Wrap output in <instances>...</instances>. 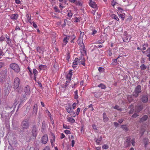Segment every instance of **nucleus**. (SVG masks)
<instances>
[{
  "instance_id": "nucleus-17",
  "label": "nucleus",
  "mask_w": 150,
  "mask_h": 150,
  "mask_svg": "<svg viewBox=\"0 0 150 150\" xmlns=\"http://www.w3.org/2000/svg\"><path fill=\"white\" fill-rule=\"evenodd\" d=\"M89 5L91 7L94 8H95L97 7L95 2H93L92 0H90Z\"/></svg>"
},
{
  "instance_id": "nucleus-44",
  "label": "nucleus",
  "mask_w": 150,
  "mask_h": 150,
  "mask_svg": "<svg viewBox=\"0 0 150 150\" xmlns=\"http://www.w3.org/2000/svg\"><path fill=\"white\" fill-rule=\"evenodd\" d=\"M148 139L146 138H144L143 139V141L144 142V144L145 145L147 144V143L148 142Z\"/></svg>"
},
{
  "instance_id": "nucleus-16",
  "label": "nucleus",
  "mask_w": 150,
  "mask_h": 150,
  "mask_svg": "<svg viewBox=\"0 0 150 150\" xmlns=\"http://www.w3.org/2000/svg\"><path fill=\"white\" fill-rule=\"evenodd\" d=\"M72 70H70L69 73L66 76V78L70 81L71 79V76L72 75Z\"/></svg>"
},
{
  "instance_id": "nucleus-45",
  "label": "nucleus",
  "mask_w": 150,
  "mask_h": 150,
  "mask_svg": "<svg viewBox=\"0 0 150 150\" xmlns=\"http://www.w3.org/2000/svg\"><path fill=\"white\" fill-rule=\"evenodd\" d=\"M99 71L101 72H102L104 71V69L102 67H100L98 69Z\"/></svg>"
},
{
  "instance_id": "nucleus-14",
  "label": "nucleus",
  "mask_w": 150,
  "mask_h": 150,
  "mask_svg": "<svg viewBox=\"0 0 150 150\" xmlns=\"http://www.w3.org/2000/svg\"><path fill=\"white\" fill-rule=\"evenodd\" d=\"M143 109L142 105H139L137 106L135 108L136 111L137 112H139L141 111Z\"/></svg>"
},
{
  "instance_id": "nucleus-27",
  "label": "nucleus",
  "mask_w": 150,
  "mask_h": 150,
  "mask_svg": "<svg viewBox=\"0 0 150 150\" xmlns=\"http://www.w3.org/2000/svg\"><path fill=\"white\" fill-rule=\"evenodd\" d=\"M130 40V38L129 39V38H120L119 40H120V42L122 40L124 42H128Z\"/></svg>"
},
{
  "instance_id": "nucleus-20",
  "label": "nucleus",
  "mask_w": 150,
  "mask_h": 150,
  "mask_svg": "<svg viewBox=\"0 0 150 150\" xmlns=\"http://www.w3.org/2000/svg\"><path fill=\"white\" fill-rule=\"evenodd\" d=\"M102 139V136H100L99 138L98 139H95V140L97 144H99V143L101 140Z\"/></svg>"
},
{
  "instance_id": "nucleus-41",
  "label": "nucleus",
  "mask_w": 150,
  "mask_h": 150,
  "mask_svg": "<svg viewBox=\"0 0 150 150\" xmlns=\"http://www.w3.org/2000/svg\"><path fill=\"white\" fill-rule=\"evenodd\" d=\"M45 112L47 114V115L49 116L51 118V114L50 112L47 109H46L45 110Z\"/></svg>"
},
{
  "instance_id": "nucleus-26",
  "label": "nucleus",
  "mask_w": 150,
  "mask_h": 150,
  "mask_svg": "<svg viewBox=\"0 0 150 150\" xmlns=\"http://www.w3.org/2000/svg\"><path fill=\"white\" fill-rule=\"evenodd\" d=\"M6 79L5 76H4L1 75L0 77V82L1 83L4 82Z\"/></svg>"
},
{
  "instance_id": "nucleus-63",
  "label": "nucleus",
  "mask_w": 150,
  "mask_h": 150,
  "mask_svg": "<svg viewBox=\"0 0 150 150\" xmlns=\"http://www.w3.org/2000/svg\"><path fill=\"white\" fill-rule=\"evenodd\" d=\"M4 65V63L2 62H0V68L2 67Z\"/></svg>"
},
{
  "instance_id": "nucleus-52",
  "label": "nucleus",
  "mask_w": 150,
  "mask_h": 150,
  "mask_svg": "<svg viewBox=\"0 0 150 150\" xmlns=\"http://www.w3.org/2000/svg\"><path fill=\"white\" fill-rule=\"evenodd\" d=\"M63 127L64 129H69V127L67 126V125L65 124L63 125Z\"/></svg>"
},
{
  "instance_id": "nucleus-6",
  "label": "nucleus",
  "mask_w": 150,
  "mask_h": 150,
  "mask_svg": "<svg viewBox=\"0 0 150 150\" xmlns=\"http://www.w3.org/2000/svg\"><path fill=\"white\" fill-rule=\"evenodd\" d=\"M11 83H9L6 85L5 87L4 88V91L6 93V94H8L11 88Z\"/></svg>"
},
{
  "instance_id": "nucleus-13",
  "label": "nucleus",
  "mask_w": 150,
  "mask_h": 150,
  "mask_svg": "<svg viewBox=\"0 0 150 150\" xmlns=\"http://www.w3.org/2000/svg\"><path fill=\"white\" fill-rule=\"evenodd\" d=\"M78 59L77 58H76L74 60L72 64V67L74 69L76 67V66L78 63Z\"/></svg>"
},
{
  "instance_id": "nucleus-34",
  "label": "nucleus",
  "mask_w": 150,
  "mask_h": 150,
  "mask_svg": "<svg viewBox=\"0 0 150 150\" xmlns=\"http://www.w3.org/2000/svg\"><path fill=\"white\" fill-rule=\"evenodd\" d=\"M69 38H64L63 40V41L64 42V43L63 44V45H65L68 42V40H69Z\"/></svg>"
},
{
  "instance_id": "nucleus-23",
  "label": "nucleus",
  "mask_w": 150,
  "mask_h": 150,
  "mask_svg": "<svg viewBox=\"0 0 150 150\" xmlns=\"http://www.w3.org/2000/svg\"><path fill=\"white\" fill-rule=\"evenodd\" d=\"M38 72L37 70L35 69H33V74L34 75V78L35 80H36V76L38 75Z\"/></svg>"
},
{
  "instance_id": "nucleus-10",
  "label": "nucleus",
  "mask_w": 150,
  "mask_h": 150,
  "mask_svg": "<svg viewBox=\"0 0 150 150\" xmlns=\"http://www.w3.org/2000/svg\"><path fill=\"white\" fill-rule=\"evenodd\" d=\"M21 126L23 129H28L29 127L28 122L26 121H23L21 124Z\"/></svg>"
},
{
  "instance_id": "nucleus-29",
  "label": "nucleus",
  "mask_w": 150,
  "mask_h": 150,
  "mask_svg": "<svg viewBox=\"0 0 150 150\" xmlns=\"http://www.w3.org/2000/svg\"><path fill=\"white\" fill-rule=\"evenodd\" d=\"M46 68V65H43L42 64L40 65L39 66V68L40 70L45 69Z\"/></svg>"
},
{
  "instance_id": "nucleus-9",
  "label": "nucleus",
  "mask_w": 150,
  "mask_h": 150,
  "mask_svg": "<svg viewBox=\"0 0 150 150\" xmlns=\"http://www.w3.org/2000/svg\"><path fill=\"white\" fill-rule=\"evenodd\" d=\"M48 140V137L47 134L44 135L41 138L42 142L44 144H45L47 143Z\"/></svg>"
},
{
  "instance_id": "nucleus-39",
  "label": "nucleus",
  "mask_w": 150,
  "mask_h": 150,
  "mask_svg": "<svg viewBox=\"0 0 150 150\" xmlns=\"http://www.w3.org/2000/svg\"><path fill=\"white\" fill-rule=\"evenodd\" d=\"M75 93V99H77L78 98V91L77 90L76 91L74 92Z\"/></svg>"
},
{
  "instance_id": "nucleus-18",
  "label": "nucleus",
  "mask_w": 150,
  "mask_h": 150,
  "mask_svg": "<svg viewBox=\"0 0 150 150\" xmlns=\"http://www.w3.org/2000/svg\"><path fill=\"white\" fill-rule=\"evenodd\" d=\"M18 16V15L17 14H12L10 16V18L13 20H16Z\"/></svg>"
},
{
  "instance_id": "nucleus-4",
  "label": "nucleus",
  "mask_w": 150,
  "mask_h": 150,
  "mask_svg": "<svg viewBox=\"0 0 150 150\" xmlns=\"http://www.w3.org/2000/svg\"><path fill=\"white\" fill-rule=\"evenodd\" d=\"M20 79L18 77H16L14 79L13 83V88H16L19 87L20 85Z\"/></svg>"
},
{
  "instance_id": "nucleus-51",
  "label": "nucleus",
  "mask_w": 150,
  "mask_h": 150,
  "mask_svg": "<svg viewBox=\"0 0 150 150\" xmlns=\"http://www.w3.org/2000/svg\"><path fill=\"white\" fill-rule=\"evenodd\" d=\"M27 16L28 20V22H29V21H31V16L29 15H27Z\"/></svg>"
},
{
  "instance_id": "nucleus-54",
  "label": "nucleus",
  "mask_w": 150,
  "mask_h": 150,
  "mask_svg": "<svg viewBox=\"0 0 150 150\" xmlns=\"http://www.w3.org/2000/svg\"><path fill=\"white\" fill-rule=\"evenodd\" d=\"M80 110V109L78 108L76 110V114L77 115H78L79 114V112Z\"/></svg>"
},
{
  "instance_id": "nucleus-15",
  "label": "nucleus",
  "mask_w": 150,
  "mask_h": 150,
  "mask_svg": "<svg viewBox=\"0 0 150 150\" xmlns=\"http://www.w3.org/2000/svg\"><path fill=\"white\" fill-rule=\"evenodd\" d=\"M38 110V105L36 104L34 105L33 109V114L35 115H36Z\"/></svg>"
},
{
  "instance_id": "nucleus-24",
  "label": "nucleus",
  "mask_w": 150,
  "mask_h": 150,
  "mask_svg": "<svg viewBox=\"0 0 150 150\" xmlns=\"http://www.w3.org/2000/svg\"><path fill=\"white\" fill-rule=\"evenodd\" d=\"M148 118V116L146 115H144L142 118L140 119V121L143 122L146 121Z\"/></svg>"
},
{
  "instance_id": "nucleus-48",
  "label": "nucleus",
  "mask_w": 150,
  "mask_h": 150,
  "mask_svg": "<svg viewBox=\"0 0 150 150\" xmlns=\"http://www.w3.org/2000/svg\"><path fill=\"white\" fill-rule=\"evenodd\" d=\"M140 68L142 70H144L146 69V67L144 64H142L140 66Z\"/></svg>"
},
{
  "instance_id": "nucleus-25",
  "label": "nucleus",
  "mask_w": 150,
  "mask_h": 150,
  "mask_svg": "<svg viewBox=\"0 0 150 150\" xmlns=\"http://www.w3.org/2000/svg\"><path fill=\"white\" fill-rule=\"evenodd\" d=\"M37 50L38 52H39L40 54H42L44 51L40 48L39 47H36Z\"/></svg>"
},
{
  "instance_id": "nucleus-64",
  "label": "nucleus",
  "mask_w": 150,
  "mask_h": 150,
  "mask_svg": "<svg viewBox=\"0 0 150 150\" xmlns=\"http://www.w3.org/2000/svg\"><path fill=\"white\" fill-rule=\"evenodd\" d=\"M44 150H50V149L49 146H47L45 147Z\"/></svg>"
},
{
  "instance_id": "nucleus-32",
  "label": "nucleus",
  "mask_w": 150,
  "mask_h": 150,
  "mask_svg": "<svg viewBox=\"0 0 150 150\" xmlns=\"http://www.w3.org/2000/svg\"><path fill=\"white\" fill-rule=\"evenodd\" d=\"M17 92L20 93L21 91V88L20 87H18V88H13Z\"/></svg>"
},
{
  "instance_id": "nucleus-61",
  "label": "nucleus",
  "mask_w": 150,
  "mask_h": 150,
  "mask_svg": "<svg viewBox=\"0 0 150 150\" xmlns=\"http://www.w3.org/2000/svg\"><path fill=\"white\" fill-rule=\"evenodd\" d=\"M75 143V141L74 140H72L71 141V146L72 147H73L74 146Z\"/></svg>"
},
{
  "instance_id": "nucleus-11",
  "label": "nucleus",
  "mask_w": 150,
  "mask_h": 150,
  "mask_svg": "<svg viewBox=\"0 0 150 150\" xmlns=\"http://www.w3.org/2000/svg\"><path fill=\"white\" fill-rule=\"evenodd\" d=\"M78 63L79 65L82 64L85 66V59L83 56H81L80 59H78Z\"/></svg>"
},
{
  "instance_id": "nucleus-30",
  "label": "nucleus",
  "mask_w": 150,
  "mask_h": 150,
  "mask_svg": "<svg viewBox=\"0 0 150 150\" xmlns=\"http://www.w3.org/2000/svg\"><path fill=\"white\" fill-rule=\"evenodd\" d=\"M99 87H100L102 89H104L106 88L105 86L103 83H100L98 86Z\"/></svg>"
},
{
  "instance_id": "nucleus-28",
  "label": "nucleus",
  "mask_w": 150,
  "mask_h": 150,
  "mask_svg": "<svg viewBox=\"0 0 150 150\" xmlns=\"http://www.w3.org/2000/svg\"><path fill=\"white\" fill-rule=\"evenodd\" d=\"M66 109L67 112L69 113L73 112V110H72L71 107L70 106L67 107Z\"/></svg>"
},
{
  "instance_id": "nucleus-56",
  "label": "nucleus",
  "mask_w": 150,
  "mask_h": 150,
  "mask_svg": "<svg viewBox=\"0 0 150 150\" xmlns=\"http://www.w3.org/2000/svg\"><path fill=\"white\" fill-rule=\"evenodd\" d=\"M65 137V135L63 133H62L61 134V136L60 137V138L61 139H63Z\"/></svg>"
},
{
  "instance_id": "nucleus-33",
  "label": "nucleus",
  "mask_w": 150,
  "mask_h": 150,
  "mask_svg": "<svg viewBox=\"0 0 150 150\" xmlns=\"http://www.w3.org/2000/svg\"><path fill=\"white\" fill-rule=\"evenodd\" d=\"M45 128V121H43L42 122V129H43V131H44Z\"/></svg>"
},
{
  "instance_id": "nucleus-5",
  "label": "nucleus",
  "mask_w": 150,
  "mask_h": 150,
  "mask_svg": "<svg viewBox=\"0 0 150 150\" xmlns=\"http://www.w3.org/2000/svg\"><path fill=\"white\" fill-rule=\"evenodd\" d=\"M38 129V127L36 126H34L33 127L32 131V135L35 138L36 137L37 135Z\"/></svg>"
},
{
  "instance_id": "nucleus-59",
  "label": "nucleus",
  "mask_w": 150,
  "mask_h": 150,
  "mask_svg": "<svg viewBox=\"0 0 150 150\" xmlns=\"http://www.w3.org/2000/svg\"><path fill=\"white\" fill-rule=\"evenodd\" d=\"M76 20L74 21L75 22H79L80 21V18H76Z\"/></svg>"
},
{
  "instance_id": "nucleus-21",
  "label": "nucleus",
  "mask_w": 150,
  "mask_h": 150,
  "mask_svg": "<svg viewBox=\"0 0 150 150\" xmlns=\"http://www.w3.org/2000/svg\"><path fill=\"white\" fill-rule=\"evenodd\" d=\"M103 120L105 122H107L108 120V118L106 116V114L105 112H104L103 114Z\"/></svg>"
},
{
  "instance_id": "nucleus-53",
  "label": "nucleus",
  "mask_w": 150,
  "mask_h": 150,
  "mask_svg": "<svg viewBox=\"0 0 150 150\" xmlns=\"http://www.w3.org/2000/svg\"><path fill=\"white\" fill-rule=\"evenodd\" d=\"M67 23V20L66 19H64V24L62 25L63 27H64L66 26Z\"/></svg>"
},
{
  "instance_id": "nucleus-62",
  "label": "nucleus",
  "mask_w": 150,
  "mask_h": 150,
  "mask_svg": "<svg viewBox=\"0 0 150 150\" xmlns=\"http://www.w3.org/2000/svg\"><path fill=\"white\" fill-rule=\"evenodd\" d=\"M132 139V141L131 142V143H132V144L133 146H134L135 145V143L134 140L133 139Z\"/></svg>"
},
{
  "instance_id": "nucleus-8",
  "label": "nucleus",
  "mask_w": 150,
  "mask_h": 150,
  "mask_svg": "<svg viewBox=\"0 0 150 150\" xmlns=\"http://www.w3.org/2000/svg\"><path fill=\"white\" fill-rule=\"evenodd\" d=\"M77 42L78 44L82 47L83 50L85 49L84 44L83 43L82 38H78Z\"/></svg>"
},
{
  "instance_id": "nucleus-50",
  "label": "nucleus",
  "mask_w": 150,
  "mask_h": 150,
  "mask_svg": "<svg viewBox=\"0 0 150 150\" xmlns=\"http://www.w3.org/2000/svg\"><path fill=\"white\" fill-rule=\"evenodd\" d=\"M70 82V81H66L64 85V87L66 88L69 85V83Z\"/></svg>"
},
{
  "instance_id": "nucleus-3",
  "label": "nucleus",
  "mask_w": 150,
  "mask_h": 150,
  "mask_svg": "<svg viewBox=\"0 0 150 150\" xmlns=\"http://www.w3.org/2000/svg\"><path fill=\"white\" fill-rule=\"evenodd\" d=\"M142 88L140 85H138L137 86L133 93V95L135 97H137L140 93L141 92Z\"/></svg>"
},
{
  "instance_id": "nucleus-43",
  "label": "nucleus",
  "mask_w": 150,
  "mask_h": 150,
  "mask_svg": "<svg viewBox=\"0 0 150 150\" xmlns=\"http://www.w3.org/2000/svg\"><path fill=\"white\" fill-rule=\"evenodd\" d=\"M54 8L55 10V11L57 12H60L58 8V7L57 6H55L54 7Z\"/></svg>"
},
{
  "instance_id": "nucleus-19",
  "label": "nucleus",
  "mask_w": 150,
  "mask_h": 150,
  "mask_svg": "<svg viewBox=\"0 0 150 150\" xmlns=\"http://www.w3.org/2000/svg\"><path fill=\"white\" fill-rule=\"evenodd\" d=\"M67 121L69 122H70V123H73L74 122H75V120L74 118H73L71 117H67Z\"/></svg>"
},
{
  "instance_id": "nucleus-37",
  "label": "nucleus",
  "mask_w": 150,
  "mask_h": 150,
  "mask_svg": "<svg viewBox=\"0 0 150 150\" xmlns=\"http://www.w3.org/2000/svg\"><path fill=\"white\" fill-rule=\"evenodd\" d=\"M114 108L115 109L118 110L120 111L122 110V109L120 108L119 106L118 105H115L114 107Z\"/></svg>"
},
{
  "instance_id": "nucleus-38",
  "label": "nucleus",
  "mask_w": 150,
  "mask_h": 150,
  "mask_svg": "<svg viewBox=\"0 0 150 150\" xmlns=\"http://www.w3.org/2000/svg\"><path fill=\"white\" fill-rule=\"evenodd\" d=\"M102 148L104 149H107L108 148L109 146L107 144H104L103 145Z\"/></svg>"
},
{
  "instance_id": "nucleus-12",
  "label": "nucleus",
  "mask_w": 150,
  "mask_h": 150,
  "mask_svg": "<svg viewBox=\"0 0 150 150\" xmlns=\"http://www.w3.org/2000/svg\"><path fill=\"white\" fill-rule=\"evenodd\" d=\"M142 101L144 103H146L148 101V97L147 95H144L142 96L141 98Z\"/></svg>"
},
{
  "instance_id": "nucleus-58",
  "label": "nucleus",
  "mask_w": 150,
  "mask_h": 150,
  "mask_svg": "<svg viewBox=\"0 0 150 150\" xmlns=\"http://www.w3.org/2000/svg\"><path fill=\"white\" fill-rule=\"evenodd\" d=\"M3 52L1 50H0V59L1 58L3 55Z\"/></svg>"
},
{
  "instance_id": "nucleus-55",
  "label": "nucleus",
  "mask_w": 150,
  "mask_h": 150,
  "mask_svg": "<svg viewBox=\"0 0 150 150\" xmlns=\"http://www.w3.org/2000/svg\"><path fill=\"white\" fill-rule=\"evenodd\" d=\"M88 108H91V110L92 111H93L94 110V109L92 105V104H90L88 106Z\"/></svg>"
},
{
  "instance_id": "nucleus-49",
  "label": "nucleus",
  "mask_w": 150,
  "mask_h": 150,
  "mask_svg": "<svg viewBox=\"0 0 150 150\" xmlns=\"http://www.w3.org/2000/svg\"><path fill=\"white\" fill-rule=\"evenodd\" d=\"M138 116V115L137 113H135L132 115V117L133 118H135Z\"/></svg>"
},
{
  "instance_id": "nucleus-7",
  "label": "nucleus",
  "mask_w": 150,
  "mask_h": 150,
  "mask_svg": "<svg viewBox=\"0 0 150 150\" xmlns=\"http://www.w3.org/2000/svg\"><path fill=\"white\" fill-rule=\"evenodd\" d=\"M132 139L129 137H128L124 142V146L126 147H128L130 146L131 144Z\"/></svg>"
},
{
  "instance_id": "nucleus-35",
  "label": "nucleus",
  "mask_w": 150,
  "mask_h": 150,
  "mask_svg": "<svg viewBox=\"0 0 150 150\" xmlns=\"http://www.w3.org/2000/svg\"><path fill=\"white\" fill-rule=\"evenodd\" d=\"M127 99L129 102H131L133 100L132 98V96L131 95H129L127 96Z\"/></svg>"
},
{
  "instance_id": "nucleus-36",
  "label": "nucleus",
  "mask_w": 150,
  "mask_h": 150,
  "mask_svg": "<svg viewBox=\"0 0 150 150\" xmlns=\"http://www.w3.org/2000/svg\"><path fill=\"white\" fill-rule=\"evenodd\" d=\"M119 16L120 18L121 19L122 21H123L124 20L125 16L123 15L120 14H119Z\"/></svg>"
},
{
  "instance_id": "nucleus-47",
  "label": "nucleus",
  "mask_w": 150,
  "mask_h": 150,
  "mask_svg": "<svg viewBox=\"0 0 150 150\" xmlns=\"http://www.w3.org/2000/svg\"><path fill=\"white\" fill-rule=\"evenodd\" d=\"M51 136L52 138V139H52L53 140V141L55 142V137L53 133H52L51 134Z\"/></svg>"
},
{
  "instance_id": "nucleus-31",
  "label": "nucleus",
  "mask_w": 150,
  "mask_h": 150,
  "mask_svg": "<svg viewBox=\"0 0 150 150\" xmlns=\"http://www.w3.org/2000/svg\"><path fill=\"white\" fill-rule=\"evenodd\" d=\"M67 11L68 12V14L67 15V16L71 18L73 16V14L71 13V11L70 10H67Z\"/></svg>"
},
{
  "instance_id": "nucleus-22",
  "label": "nucleus",
  "mask_w": 150,
  "mask_h": 150,
  "mask_svg": "<svg viewBox=\"0 0 150 150\" xmlns=\"http://www.w3.org/2000/svg\"><path fill=\"white\" fill-rule=\"evenodd\" d=\"M110 16L112 18L114 19L117 21H119V19L118 16L115 14H112Z\"/></svg>"
},
{
  "instance_id": "nucleus-46",
  "label": "nucleus",
  "mask_w": 150,
  "mask_h": 150,
  "mask_svg": "<svg viewBox=\"0 0 150 150\" xmlns=\"http://www.w3.org/2000/svg\"><path fill=\"white\" fill-rule=\"evenodd\" d=\"M86 36V35H84V33L83 32H81L80 35V37L79 38H81V37H84Z\"/></svg>"
},
{
  "instance_id": "nucleus-40",
  "label": "nucleus",
  "mask_w": 150,
  "mask_h": 150,
  "mask_svg": "<svg viewBox=\"0 0 150 150\" xmlns=\"http://www.w3.org/2000/svg\"><path fill=\"white\" fill-rule=\"evenodd\" d=\"M121 128L126 130V131L128 130V128L127 127L126 125H122L121 126Z\"/></svg>"
},
{
  "instance_id": "nucleus-60",
  "label": "nucleus",
  "mask_w": 150,
  "mask_h": 150,
  "mask_svg": "<svg viewBox=\"0 0 150 150\" xmlns=\"http://www.w3.org/2000/svg\"><path fill=\"white\" fill-rule=\"evenodd\" d=\"M54 142H55L53 141V140L52 139H51V143L52 146V147H53L54 146Z\"/></svg>"
},
{
  "instance_id": "nucleus-42",
  "label": "nucleus",
  "mask_w": 150,
  "mask_h": 150,
  "mask_svg": "<svg viewBox=\"0 0 150 150\" xmlns=\"http://www.w3.org/2000/svg\"><path fill=\"white\" fill-rule=\"evenodd\" d=\"M64 132L67 134H70L71 133L70 131L69 130L67 129L65 130Z\"/></svg>"
},
{
  "instance_id": "nucleus-1",
  "label": "nucleus",
  "mask_w": 150,
  "mask_h": 150,
  "mask_svg": "<svg viewBox=\"0 0 150 150\" xmlns=\"http://www.w3.org/2000/svg\"><path fill=\"white\" fill-rule=\"evenodd\" d=\"M25 93L22 94L20 99L21 102H22L26 100V96L29 95L30 93V87L28 85L26 86L24 88Z\"/></svg>"
},
{
  "instance_id": "nucleus-57",
  "label": "nucleus",
  "mask_w": 150,
  "mask_h": 150,
  "mask_svg": "<svg viewBox=\"0 0 150 150\" xmlns=\"http://www.w3.org/2000/svg\"><path fill=\"white\" fill-rule=\"evenodd\" d=\"M77 103H74L72 105V107L74 109L76 108V106Z\"/></svg>"
},
{
  "instance_id": "nucleus-2",
  "label": "nucleus",
  "mask_w": 150,
  "mask_h": 150,
  "mask_svg": "<svg viewBox=\"0 0 150 150\" xmlns=\"http://www.w3.org/2000/svg\"><path fill=\"white\" fill-rule=\"evenodd\" d=\"M9 67L16 73H18L20 70V68L19 65L15 63L11 64L10 65Z\"/></svg>"
}]
</instances>
